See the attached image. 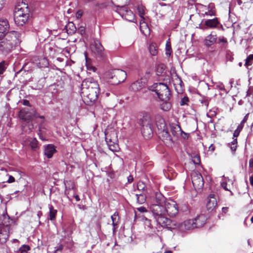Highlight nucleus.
Instances as JSON below:
<instances>
[{
  "label": "nucleus",
  "mask_w": 253,
  "mask_h": 253,
  "mask_svg": "<svg viewBox=\"0 0 253 253\" xmlns=\"http://www.w3.org/2000/svg\"><path fill=\"white\" fill-rule=\"evenodd\" d=\"M100 91L99 85L92 78L85 79L82 84L81 93L87 104L93 103L98 99Z\"/></svg>",
  "instance_id": "f257e3e1"
},
{
  "label": "nucleus",
  "mask_w": 253,
  "mask_h": 253,
  "mask_svg": "<svg viewBox=\"0 0 253 253\" xmlns=\"http://www.w3.org/2000/svg\"><path fill=\"white\" fill-rule=\"evenodd\" d=\"M19 34L11 31L6 34L5 38L0 42V51L3 54H8L13 49L18 43Z\"/></svg>",
  "instance_id": "f03ea898"
},
{
  "label": "nucleus",
  "mask_w": 253,
  "mask_h": 253,
  "mask_svg": "<svg viewBox=\"0 0 253 253\" xmlns=\"http://www.w3.org/2000/svg\"><path fill=\"white\" fill-rule=\"evenodd\" d=\"M23 5V7H16L14 11V19L15 24L18 26L24 25L29 19L30 10L25 3Z\"/></svg>",
  "instance_id": "7ed1b4c3"
},
{
  "label": "nucleus",
  "mask_w": 253,
  "mask_h": 253,
  "mask_svg": "<svg viewBox=\"0 0 253 253\" xmlns=\"http://www.w3.org/2000/svg\"><path fill=\"white\" fill-rule=\"evenodd\" d=\"M149 89L155 91L161 100H169L171 93L168 86L164 83H155L149 87Z\"/></svg>",
  "instance_id": "20e7f679"
},
{
  "label": "nucleus",
  "mask_w": 253,
  "mask_h": 253,
  "mask_svg": "<svg viewBox=\"0 0 253 253\" xmlns=\"http://www.w3.org/2000/svg\"><path fill=\"white\" fill-rule=\"evenodd\" d=\"M126 77V73L120 69H113L107 74L108 82L113 85H117L124 82Z\"/></svg>",
  "instance_id": "39448f33"
},
{
  "label": "nucleus",
  "mask_w": 253,
  "mask_h": 253,
  "mask_svg": "<svg viewBox=\"0 0 253 253\" xmlns=\"http://www.w3.org/2000/svg\"><path fill=\"white\" fill-rule=\"evenodd\" d=\"M141 133L144 137L149 139L153 136L152 120L150 115L145 114L141 119Z\"/></svg>",
  "instance_id": "423d86ee"
},
{
  "label": "nucleus",
  "mask_w": 253,
  "mask_h": 253,
  "mask_svg": "<svg viewBox=\"0 0 253 253\" xmlns=\"http://www.w3.org/2000/svg\"><path fill=\"white\" fill-rule=\"evenodd\" d=\"M162 123L161 124L160 127L159 129V137L162 141L168 146L171 147L173 144V141L172 137L169 134L168 129L166 127V124L163 120H162Z\"/></svg>",
  "instance_id": "0eeeda50"
},
{
  "label": "nucleus",
  "mask_w": 253,
  "mask_h": 253,
  "mask_svg": "<svg viewBox=\"0 0 253 253\" xmlns=\"http://www.w3.org/2000/svg\"><path fill=\"white\" fill-rule=\"evenodd\" d=\"M165 212L170 217H174L178 213V208L175 201L168 199L164 205Z\"/></svg>",
  "instance_id": "6e6552de"
},
{
  "label": "nucleus",
  "mask_w": 253,
  "mask_h": 253,
  "mask_svg": "<svg viewBox=\"0 0 253 253\" xmlns=\"http://www.w3.org/2000/svg\"><path fill=\"white\" fill-rule=\"evenodd\" d=\"M157 223L163 227L175 229L176 222L172 221L166 216V214L155 218Z\"/></svg>",
  "instance_id": "1a4fd4ad"
},
{
  "label": "nucleus",
  "mask_w": 253,
  "mask_h": 253,
  "mask_svg": "<svg viewBox=\"0 0 253 253\" xmlns=\"http://www.w3.org/2000/svg\"><path fill=\"white\" fill-rule=\"evenodd\" d=\"M196 228L193 219H187L181 223L176 222L175 229H178L182 232H185Z\"/></svg>",
  "instance_id": "9d476101"
},
{
  "label": "nucleus",
  "mask_w": 253,
  "mask_h": 253,
  "mask_svg": "<svg viewBox=\"0 0 253 253\" xmlns=\"http://www.w3.org/2000/svg\"><path fill=\"white\" fill-rule=\"evenodd\" d=\"M192 184L195 189L201 190L204 186V180L199 173L193 172L191 175Z\"/></svg>",
  "instance_id": "9b49d317"
},
{
  "label": "nucleus",
  "mask_w": 253,
  "mask_h": 253,
  "mask_svg": "<svg viewBox=\"0 0 253 253\" xmlns=\"http://www.w3.org/2000/svg\"><path fill=\"white\" fill-rule=\"evenodd\" d=\"M32 116L35 118H40L42 120V122L44 121V117L43 116L40 115L35 110H32L30 115L29 113L24 111H20L19 112L20 118L24 121H30L32 119Z\"/></svg>",
  "instance_id": "f8f14e48"
},
{
  "label": "nucleus",
  "mask_w": 253,
  "mask_h": 253,
  "mask_svg": "<svg viewBox=\"0 0 253 253\" xmlns=\"http://www.w3.org/2000/svg\"><path fill=\"white\" fill-rule=\"evenodd\" d=\"M150 210L154 218L166 214L164 205L152 204Z\"/></svg>",
  "instance_id": "ddd939ff"
},
{
  "label": "nucleus",
  "mask_w": 253,
  "mask_h": 253,
  "mask_svg": "<svg viewBox=\"0 0 253 253\" xmlns=\"http://www.w3.org/2000/svg\"><path fill=\"white\" fill-rule=\"evenodd\" d=\"M122 17L126 20L133 22L135 20V16L133 12L125 6H121V8L119 12Z\"/></svg>",
  "instance_id": "4468645a"
},
{
  "label": "nucleus",
  "mask_w": 253,
  "mask_h": 253,
  "mask_svg": "<svg viewBox=\"0 0 253 253\" xmlns=\"http://www.w3.org/2000/svg\"><path fill=\"white\" fill-rule=\"evenodd\" d=\"M90 49L92 52L99 56L103 55L104 48L98 41H95L90 44Z\"/></svg>",
  "instance_id": "2eb2a0df"
},
{
  "label": "nucleus",
  "mask_w": 253,
  "mask_h": 253,
  "mask_svg": "<svg viewBox=\"0 0 253 253\" xmlns=\"http://www.w3.org/2000/svg\"><path fill=\"white\" fill-rule=\"evenodd\" d=\"M202 9H206L207 10L205 12L202 13V16H213L216 15V11L215 9L214 4L212 3H210L208 6L201 5Z\"/></svg>",
  "instance_id": "dca6fc26"
},
{
  "label": "nucleus",
  "mask_w": 253,
  "mask_h": 253,
  "mask_svg": "<svg viewBox=\"0 0 253 253\" xmlns=\"http://www.w3.org/2000/svg\"><path fill=\"white\" fill-rule=\"evenodd\" d=\"M220 22L217 17L212 19H206L204 21V25L207 28L215 29L218 25Z\"/></svg>",
  "instance_id": "f3484780"
},
{
  "label": "nucleus",
  "mask_w": 253,
  "mask_h": 253,
  "mask_svg": "<svg viewBox=\"0 0 253 253\" xmlns=\"http://www.w3.org/2000/svg\"><path fill=\"white\" fill-rule=\"evenodd\" d=\"M24 142L25 145L30 146L34 151H36L39 148L38 141L35 138H26Z\"/></svg>",
  "instance_id": "a211bd4d"
},
{
  "label": "nucleus",
  "mask_w": 253,
  "mask_h": 253,
  "mask_svg": "<svg viewBox=\"0 0 253 253\" xmlns=\"http://www.w3.org/2000/svg\"><path fill=\"white\" fill-rule=\"evenodd\" d=\"M217 206L216 198L213 195H210L208 197V201L207 204V210L209 211H212Z\"/></svg>",
  "instance_id": "6ab92c4d"
},
{
  "label": "nucleus",
  "mask_w": 253,
  "mask_h": 253,
  "mask_svg": "<svg viewBox=\"0 0 253 253\" xmlns=\"http://www.w3.org/2000/svg\"><path fill=\"white\" fill-rule=\"evenodd\" d=\"M207 217L204 214H200L193 219L196 228L201 227L205 225L207 220Z\"/></svg>",
  "instance_id": "aec40b11"
},
{
  "label": "nucleus",
  "mask_w": 253,
  "mask_h": 253,
  "mask_svg": "<svg viewBox=\"0 0 253 253\" xmlns=\"http://www.w3.org/2000/svg\"><path fill=\"white\" fill-rule=\"evenodd\" d=\"M146 84L145 80L141 79L134 82L131 85V88L134 91H138L143 88Z\"/></svg>",
  "instance_id": "412c9836"
},
{
  "label": "nucleus",
  "mask_w": 253,
  "mask_h": 253,
  "mask_svg": "<svg viewBox=\"0 0 253 253\" xmlns=\"http://www.w3.org/2000/svg\"><path fill=\"white\" fill-rule=\"evenodd\" d=\"M106 142L107 143L109 149L113 152H117L119 149V145L115 142H113L111 138H109V136L107 135L105 137Z\"/></svg>",
  "instance_id": "4be33fe9"
},
{
  "label": "nucleus",
  "mask_w": 253,
  "mask_h": 253,
  "mask_svg": "<svg viewBox=\"0 0 253 253\" xmlns=\"http://www.w3.org/2000/svg\"><path fill=\"white\" fill-rule=\"evenodd\" d=\"M167 200L161 193L157 192L155 194V197L152 204L165 205Z\"/></svg>",
  "instance_id": "5701e85b"
},
{
  "label": "nucleus",
  "mask_w": 253,
  "mask_h": 253,
  "mask_svg": "<svg viewBox=\"0 0 253 253\" xmlns=\"http://www.w3.org/2000/svg\"><path fill=\"white\" fill-rule=\"evenodd\" d=\"M217 40L216 35H212V33L207 36L205 40V44L207 46H210L213 44Z\"/></svg>",
  "instance_id": "b1692460"
},
{
  "label": "nucleus",
  "mask_w": 253,
  "mask_h": 253,
  "mask_svg": "<svg viewBox=\"0 0 253 253\" xmlns=\"http://www.w3.org/2000/svg\"><path fill=\"white\" fill-rule=\"evenodd\" d=\"M55 151L54 146L53 145L48 144L45 147L44 153L47 158L49 159L52 157Z\"/></svg>",
  "instance_id": "393cba45"
},
{
  "label": "nucleus",
  "mask_w": 253,
  "mask_h": 253,
  "mask_svg": "<svg viewBox=\"0 0 253 253\" xmlns=\"http://www.w3.org/2000/svg\"><path fill=\"white\" fill-rule=\"evenodd\" d=\"M211 99L207 96H201L198 101V105L199 106L203 107L205 109H207Z\"/></svg>",
  "instance_id": "a878e982"
},
{
  "label": "nucleus",
  "mask_w": 253,
  "mask_h": 253,
  "mask_svg": "<svg viewBox=\"0 0 253 253\" xmlns=\"http://www.w3.org/2000/svg\"><path fill=\"white\" fill-rule=\"evenodd\" d=\"M9 28V25L7 19H0V31L6 33Z\"/></svg>",
  "instance_id": "bb28decb"
},
{
  "label": "nucleus",
  "mask_w": 253,
  "mask_h": 253,
  "mask_svg": "<svg viewBox=\"0 0 253 253\" xmlns=\"http://www.w3.org/2000/svg\"><path fill=\"white\" fill-rule=\"evenodd\" d=\"M170 131L174 137H177L181 129L179 125L176 124H172L170 125Z\"/></svg>",
  "instance_id": "cd10ccee"
},
{
  "label": "nucleus",
  "mask_w": 253,
  "mask_h": 253,
  "mask_svg": "<svg viewBox=\"0 0 253 253\" xmlns=\"http://www.w3.org/2000/svg\"><path fill=\"white\" fill-rule=\"evenodd\" d=\"M48 208L49 210V219L50 220H54L56 218L57 211L54 209L52 205H48Z\"/></svg>",
  "instance_id": "c85d7f7f"
},
{
  "label": "nucleus",
  "mask_w": 253,
  "mask_h": 253,
  "mask_svg": "<svg viewBox=\"0 0 253 253\" xmlns=\"http://www.w3.org/2000/svg\"><path fill=\"white\" fill-rule=\"evenodd\" d=\"M140 29L141 33L145 36L150 34V29L146 23H140Z\"/></svg>",
  "instance_id": "c756f323"
},
{
  "label": "nucleus",
  "mask_w": 253,
  "mask_h": 253,
  "mask_svg": "<svg viewBox=\"0 0 253 253\" xmlns=\"http://www.w3.org/2000/svg\"><path fill=\"white\" fill-rule=\"evenodd\" d=\"M163 103L160 105L161 109L165 111H168L171 108V105L169 100H161Z\"/></svg>",
  "instance_id": "7c9ffc66"
},
{
  "label": "nucleus",
  "mask_w": 253,
  "mask_h": 253,
  "mask_svg": "<svg viewBox=\"0 0 253 253\" xmlns=\"http://www.w3.org/2000/svg\"><path fill=\"white\" fill-rule=\"evenodd\" d=\"M67 30L69 34H72L76 32L77 29L74 24L72 22H70L66 26Z\"/></svg>",
  "instance_id": "2f4dec72"
},
{
  "label": "nucleus",
  "mask_w": 253,
  "mask_h": 253,
  "mask_svg": "<svg viewBox=\"0 0 253 253\" xmlns=\"http://www.w3.org/2000/svg\"><path fill=\"white\" fill-rule=\"evenodd\" d=\"M149 51L151 54L153 56H155L158 53V50L155 44L152 43L149 46Z\"/></svg>",
  "instance_id": "473e14b6"
},
{
  "label": "nucleus",
  "mask_w": 253,
  "mask_h": 253,
  "mask_svg": "<svg viewBox=\"0 0 253 253\" xmlns=\"http://www.w3.org/2000/svg\"><path fill=\"white\" fill-rule=\"evenodd\" d=\"M171 44L169 40L167 41L166 44V54L167 56H170L171 53Z\"/></svg>",
  "instance_id": "72a5a7b5"
},
{
  "label": "nucleus",
  "mask_w": 253,
  "mask_h": 253,
  "mask_svg": "<svg viewBox=\"0 0 253 253\" xmlns=\"http://www.w3.org/2000/svg\"><path fill=\"white\" fill-rule=\"evenodd\" d=\"M136 196L137 197V202L140 204H142L144 203L146 201V197L144 195L140 194H136Z\"/></svg>",
  "instance_id": "f704fd0d"
},
{
  "label": "nucleus",
  "mask_w": 253,
  "mask_h": 253,
  "mask_svg": "<svg viewBox=\"0 0 253 253\" xmlns=\"http://www.w3.org/2000/svg\"><path fill=\"white\" fill-rule=\"evenodd\" d=\"M7 64L4 61L0 62V75L2 74L7 68Z\"/></svg>",
  "instance_id": "c9c22d12"
},
{
  "label": "nucleus",
  "mask_w": 253,
  "mask_h": 253,
  "mask_svg": "<svg viewBox=\"0 0 253 253\" xmlns=\"http://www.w3.org/2000/svg\"><path fill=\"white\" fill-rule=\"evenodd\" d=\"M237 140L236 138L234 139L231 143H229L230 149L232 151H235L237 148Z\"/></svg>",
  "instance_id": "e433bc0d"
},
{
  "label": "nucleus",
  "mask_w": 253,
  "mask_h": 253,
  "mask_svg": "<svg viewBox=\"0 0 253 253\" xmlns=\"http://www.w3.org/2000/svg\"><path fill=\"white\" fill-rule=\"evenodd\" d=\"M40 62L39 63V67H46L48 64V61L46 58H42L40 59Z\"/></svg>",
  "instance_id": "4c0bfd02"
},
{
  "label": "nucleus",
  "mask_w": 253,
  "mask_h": 253,
  "mask_svg": "<svg viewBox=\"0 0 253 253\" xmlns=\"http://www.w3.org/2000/svg\"><path fill=\"white\" fill-rule=\"evenodd\" d=\"M118 214L115 212L113 215L111 216V219L112 220V224L114 226L117 225L118 222Z\"/></svg>",
  "instance_id": "58836bf2"
},
{
  "label": "nucleus",
  "mask_w": 253,
  "mask_h": 253,
  "mask_svg": "<svg viewBox=\"0 0 253 253\" xmlns=\"http://www.w3.org/2000/svg\"><path fill=\"white\" fill-rule=\"evenodd\" d=\"M189 101V100L187 96H184L182 98H181L180 104L181 106L186 105L187 104Z\"/></svg>",
  "instance_id": "ea45409f"
},
{
  "label": "nucleus",
  "mask_w": 253,
  "mask_h": 253,
  "mask_svg": "<svg viewBox=\"0 0 253 253\" xmlns=\"http://www.w3.org/2000/svg\"><path fill=\"white\" fill-rule=\"evenodd\" d=\"M193 162L194 164H195L196 165L200 164V157L198 155L195 156L193 158Z\"/></svg>",
  "instance_id": "a19ab883"
},
{
  "label": "nucleus",
  "mask_w": 253,
  "mask_h": 253,
  "mask_svg": "<svg viewBox=\"0 0 253 253\" xmlns=\"http://www.w3.org/2000/svg\"><path fill=\"white\" fill-rule=\"evenodd\" d=\"M30 247L27 245H23L21 248V253H23L24 252L26 253L27 251L30 250Z\"/></svg>",
  "instance_id": "79ce46f5"
},
{
  "label": "nucleus",
  "mask_w": 253,
  "mask_h": 253,
  "mask_svg": "<svg viewBox=\"0 0 253 253\" xmlns=\"http://www.w3.org/2000/svg\"><path fill=\"white\" fill-rule=\"evenodd\" d=\"M144 224L145 226L147 227L148 228H151L152 227L151 225V221L150 219H145V221H144Z\"/></svg>",
  "instance_id": "37998d69"
},
{
  "label": "nucleus",
  "mask_w": 253,
  "mask_h": 253,
  "mask_svg": "<svg viewBox=\"0 0 253 253\" xmlns=\"http://www.w3.org/2000/svg\"><path fill=\"white\" fill-rule=\"evenodd\" d=\"M138 11L139 16L143 18V15H144V11L143 10V8L142 7H138Z\"/></svg>",
  "instance_id": "c03bdc74"
},
{
  "label": "nucleus",
  "mask_w": 253,
  "mask_h": 253,
  "mask_svg": "<svg viewBox=\"0 0 253 253\" xmlns=\"http://www.w3.org/2000/svg\"><path fill=\"white\" fill-rule=\"evenodd\" d=\"M86 68L88 71H92L93 72H95L96 70V68L91 65H87Z\"/></svg>",
  "instance_id": "a18cd8bd"
},
{
  "label": "nucleus",
  "mask_w": 253,
  "mask_h": 253,
  "mask_svg": "<svg viewBox=\"0 0 253 253\" xmlns=\"http://www.w3.org/2000/svg\"><path fill=\"white\" fill-rule=\"evenodd\" d=\"M136 210L140 212H146L147 211L146 208L143 206L136 208Z\"/></svg>",
  "instance_id": "49530a36"
},
{
  "label": "nucleus",
  "mask_w": 253,
  "mask_h": 253,
  "mask_svg": "<svg viewBox=\"0 0 253 253\" xmlns=\"http://www.w3.org/2000/svg\"><path fill=\"white\" fill-rule=\"evenodd\" d=\"M219 42L227 43V40L224 37H219L218 39Z\"/></svg>",
  "instance_id": "de8ad7c7"
},
{
  "label": "nucleus",
  "mask_w": 253,
  "mask_h": 253,
  "mask_svg": "<svg viewBox=\"0 0 253 253\" xmlns=\"http://www.w3.org/2000/svg\"><path fill=\"white\" fill-rule=\"evenodd\" d=\"M139 190H144L145 188V185L143 183H139L137 185Z\"/></svg>",
  "instance_id": "09e8293b"
},
{
  "label": "nucleus",
  "mask_w": 253,
  "mask_h": 253,
  "mask_svg": "<svg viewBox=\"0 0 253 253\" xmlns=\"http://www.w3.org/2000/svg\"><path fill=\"white\" fill-rule=\"evenodd\" d=\"M78 32L81 34V35H83L85 33V29L84 27H80L79 29H78Z\"/></svg>",
  "instance_id": "8fccbe9b"
},
{
  "label": "nucleus",
  "mask_w": 253,
  "mask_h": 253,
  "mask_svg": "<svg viewBox=\"0 0 253 253\" xmlns=\"http://www.w3.org/2000/svg\"><path fill=\"white\" fill-rule=\"evenodd\" d=\"M15 181V178L13 176H12V175H9V178H8V179L7 180V182L8 183H12V182H14Z\"/></svg>",
  "instance_id": "3c124183"
},
{
  "label": "nucleus",
  "mask_w": 253,
  "mask_h": 253,
  "mask_svg": "<svg viewBox=\"0 0 253 253\" xmlns=\"http://www.w3.org/2000/svg\"><path fill=\"white\" fill-rule=\"evenodd\" d=\"M244 127V125L242 124H240L237 128L236 129L237 130L239 131L240 132H241V131L242 130L243 128Z\"/></svg>",
  "instance_id": "603ef678"
},
{
  "label": "nucleus",
  "mask_w": 253,
  "mask_h": 253,
  "mask_svg": "<svg viewBox=\"0 0 253 253\" xmlns=\"http://www.w3.org/2000/svg\"><path fill=\"white\" fill-rule=\"evenodd\" d=\"M55 249H56L55 252H57L58 251H62V250L63 249V246L62 245L60 244L59 246H58L57 247H56L55 248Z\"/></svg>",
  "instance_id": "864d4df0"
},
{
  "label": "nucleus",
  "mask_w": 253,
  "mask_h": 253,
  "mask_svg": "<svg viewBox=\"0 0 253 253\" xmlns=\"http://www.w3.org/2000/svg\"><path fill=\"white\" fill-rule=\"evenodd\" d=\"M248 61H249V62L247 63V58H246V62H245V66L247 68H248V67L249 66H251L253 64V62L252 61H251L250 60H248Z\"/></svg>",
  "instance_id": "5fc2aeb1"
},
{
  "label": "nucleus",
  "mask_w": 253,
  "mask_h": 253,
  "mask_svg": "<svg viewBox=\"0 0 253 253\" xmlns=\"http://www.w3.org/2000/svg\"><path fill=\"white\" fill-rule=\"evenodd\" d=\"M249 114H247L244 118L242 122H241V124L244 125V124L248 120V116Z\"/></svg>",
  "instance_id": "6e6d98bb"
},
{
  "label": "nucleus",
  "mask_w": 253,
  "mask_h": 253,
  "mask_svg": "<svg viewBox=\"0 0 253 253\" xmlns=\"http://www.w3.org/2000/svg\"><path fill=\"white\" fill-rule=\"evenodd\" d=\"M247 58V63L249 62L248 60H250L251 61H252L253 63V54H251L249 56H248Z\"/></svg>",
  "instance_id": "4d7b16f0"
},
{
  "label": "nucleus",
  "mask_w": 253,
  "mask_h": 253,
  "mask_svg": "<svg viewBox=\"0 0 253 253\" xmlns=\"http://www.w3.org/2000/svg\"><path fill=\"white\" fill-rule=\"evenodd\" d=\"M239 134L240 132L236 129L233 133V137H237L239 136Z\"/></svg>",
  "instance_id": "13d9d810"
},
{
  "label": "nucleus",
  "mask_w": 253,
  "mask_h": 253,
  "mask_svg": "<svg viewBox=\"0 0 253 253\" xmlns=\"http://www.w3.org/2000/svg\"><path fill=\"white\" fill-rule=\"evenodd\" d=\"M5 33L3 32L2 31H0V40H1V41H2V39H4V38H3L4 37V36L6 35H5Z\"/></svg>",
  "instance_id": "bf43d9fd"
},
{
  "label": "nucleus",
  "mask_w": 253,
  "mask_h": 253,
  "mask_svg": "<svg viewBox=\"0 0 253 253\" xmlns=\"http://www.w3.org/2000/svg\"><path fill=\"white\" fill-rule=\"evenodd\" d=\"M133 180V176L132 175H129L128 177H127V181L129 183H130L131 182H132Z\"/></svg>",
  "instance_id": "052dcab7"
},
{
  "label": "nucleus",
  "mask_w": 253,
  "mask_h": 253,
  "mask_svg": "<svg viewBox=\"0 0 253 253\" xmlns=\"http://www.w3.org/2000/svg\"><path fill=\"white\" fill-rule=\"evenodd\" d=\"M222 187L226 191H229V189L227 188V183H222L221 184Z\"/></svg>",
  "instance_id": "680f3d73"
},
{
  "label": "nucleus",
  "mask_w": 253,
  "mask_h": 253,
  "mask_svg": "<svg viewBox=\"0 0 253 253\" xmlns=\"http://www.w3.org/2000/svg\"><path fill=\"white\" fill-rule=\"evenodd\" d=\"M201 5L202 4H200V7H199V12L201 13V14L202 15V12H205L206 10H207V9H202L201 8Z\"/></svg>",
  "instance_id": "e2e57ef3"
},
{
  "label": "nucleus",
  "mask_w": 253,
  "mask_h": 253,
  "mask_svg": "<svg viewBox=\"0 0 253 253\" xmlns=\"http://www.w3.org/2000/svg\"><path fill=\"white\" fill-rule=\"evenodd\" d=\"M4 4V0H0V10L2 8Z\"/></svg>",
  "instance_id": "0e129e2a"
},
{
  "label": "nucleus",
  "mask_w": 253,
  "mask_h": 253,
  "mask_svg": "<svg viewBox=\"0 0 253 253\" xmlns=\"http://www.w3.org/2000/svg\"><path fill=\"white\" fill-rule=\"evenodd\" d=\"M222 212H224V213H225L228 211V208L223 207V208H222Z\"/></svg>",
  "instance_id": "69168bd1"
},
{
  "label": "nucleus",
  "mask_w": 253,
  "mask_h": 253,
  "mask_svg": "<svg viewBox=\"0 0 253 253\" xmlns=\"http://www.w3.org/2000/svg\"><path fill=\"white\" fill-rule=\"evenodd\" d=\"M23 105L26 106H30V104L29 101L26 100L24 101Z\"/></svg>",
  "instance_id": "338daca9"
},
{
  "label": "nucleus",
  "mask_w": 253,
  "mask_h": 253,
  "mask_svg": "<svg viewBox=\"0 0 253 253\" xmlns=\"http://www.w3.org/2000/svg\"><path fill=\"white\" fill-rule=\"evenodd\" d=\"M250 181L251 184L253 186V175L251 177H250Z\"/></svg>",
  "instance_id": "774afa93"
}]
</instances>
